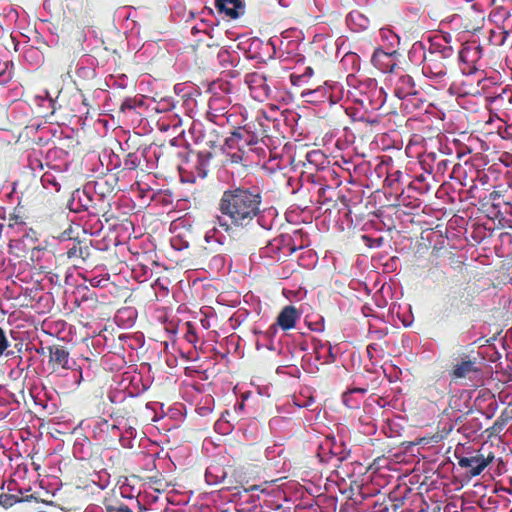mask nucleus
Returning a JSON list of instances; mask_svg holds the SVG:
<instances>
[{
    "label": "nucleus",
    "instance_id": "nucleus-31",
    "mask_svg": "<svg viewBox=\"0 0 512 512\" xmlns=\"http://www.w3.org/2000/svg\"><path fill=\"white\" fill-rule=\"evenodd\" d=\"M403 502L400 499H391L389 498V508L395 509V512H398V510L401 508Z\"/></svg>",
    "mask_w": 512,
    "mask_h": 512
},
{
    "label": "nucleus",
    "instance_id": "nucleus-20",
    "mask_svg": "<svg viewBox=\"0 0 512 512\" xmlns=\"http://www.w3.org/2000/svg\"><path fill=\"white\" fill-rule=\"evenodd\" d=\"M371 512H395V509L389 508V498L383 496L374 502Z\"/></svg>",
    "mask_w": 512,
    "mask_h": 512
},
{
    "label": "nucleus",
    "instance_id": "nucleus-35",
    "mask_svg": "<svg viewBox=\"0 0 512 512\" xmlns=\"http://www.w3.org/2000/svg\"><path fill=\"white\" fill-rule=\"evenodd\" d=\"M455 300H457V298H454L453 301L451 302V307L453 308H456V309H459L460 306L458 303H455Z\"/></svg>",
    "mask_w": 512,
    "mask_h": 512
},
{
    "label": "nucleus",
    "instance_id": "nucleus-34",
    "mask_svg": "<svg viewBox=\"0 0 512 512\" xmlns=\"http://www.w3.org/2000/svg\"><path fill=\"white\" fill-rule=\"evenodd\" d=\"M355 17H359V18H361L360 13H358V12L354 13V12H352V13H350V14H349V19L354 20V19H355Z\"/></svg>",
    "mask_w": 512,
    "mask_h": 512
},
{
    "label": "nucleus",
    "instance_id": "nucleus-21",
    "mask_svg": "<svg viewBox=\"0 0 512 512\" xmlns=\"http://www.w3.org/2000/svg\"><path fill=\"white\" fill-rule=\"evenodd\" d=\"M211 157H212V155L210 152H199L197 154V162L200 166V171H199L198 175L204 176L206 174L205 167L207 166Z\"/></svg>",
    "mask_w": 512,
    "mask_h": 512
},
{
    "label": "nucleus",
    "instance_id": "nucleus-37",
    "mask_svg": "<svg viewBox=\"0 0 512 512\" xmlns=\"http://www.w3.org/2000/svg\"><path fill=\"white\" fill-rule=\"evenodd\" d=\"M306 91L311 93L313 90L311 88H305L303 91H302V95H305L306 94Z\"/></svg>",
    "mask_w": 512,
    "mask_h": 512
},
{
    "label": "nucleus",
    "instance_id": "nucleus-43",
    "mask_svg": "<svg viewBox=\"0 0 512 512\" xmlns=\"http://www.w3.org/2000/svg\"><path fill=\"white\" fill-rule=\"evenodd\" d=\"M209 475H210V472H209V471H207V472H206V478H207V481H208V482H209V480H208Z\"/></svg>",
    "mask_w": 512,
    "mask_h": 512
},
{
    "label": "nucleus",
    "instance_id": "nucleus-17",
    "mask_svg": "<svg viewBox=\"0 0 512 512\" xmlns=\"http://www.w3.org/2000/svg\"><path fill=\"white\" fill-rule=\"evenodd\" d=\"M426 176L424 174L417 175L415 179L409 184L408 190H417L419 193L424 194L430 190V186L425 183Z\"/></svg>",
    "mask_w": 512,
    "mask_h": 512
},
{
    "label": "nucleus",
    "instance_id": "nucleus-30",
    "mask_svg": "<svg viewBox=\"0 0 512 512\" xmlns=\"http://www.w3.org/2000/svg\"><path fill=\"white\" fill-rule=\"evenodd\" d=\"M106 512H133L127 505L121 504L119 506L107 505Z\"/></svg>",
    "mask_w": 512,
    "mask_h": 512
},
{
    "label": "nucleus",
    "instance_id": "nucleus-25",
    "mask_svg": "<svg viewBox=\"0 0 512 512\" xmlns=\"http://www.w3.org/2000/svg\"><path fill=\"white\" fill-rule=\"evenodd\" d=\"M324 158V155L323 153H321L320 151L318 150H313V151H310L306 154V160L311 163V164H315V165H318V162L323 160Z\"/></svg>",
    "mask_w": 512,
    "mask_h": 512
},
{
    "label": "nucleus",
    "instance_id": "nucleus-3",
    "mask_svg": "<svg viewBox=\"0 0 512 512\" xmlns=\"http://www.w3.org/2000/svg\"><path fill=\"white\" fill-rule=\"evenodd\" d=\"M454 50L451 46H434L424 53L422 72L425 76L442 82L446 75L448 66L454 60Z\"/></svg>",
    "mask_w": 512,
    "mask_h": 512
},
{
    "label": "nucleus",
    "instance_id": "nucleus-6",
    "mask_svg": "<svg viewBox=\"0 0 512 512\" xmlns=\"http://www.w3.org/2000/svg\"><path fill=\"white\" fill-rule=\"evenodd\" d=\"M459 61L462 65V72L470 75L477 71V63L482 58L483 48L476 43H468L459 51Z\"/></svg>",
    "mask_w": 512,
    "mask_h": 512
},
{
    "label": "nucleus",
    "instance_id": "nucleus-32",
    "mask_svg": "<svg viewBox=\"0 0 512 512\" xmlns=\"http://www.w3.org/2000/svg\"><path fill=\"white\" fill-rule=\"evenodd\" d=\"M447 160H441L437 163V171L438 172H444L447 168Z\"/></svg>",
    "mask_w": 512,
    "mask_h": 512
},
{
    "label": "nucleus",
    "instance_id": "nucleus-4",
    "mask_svg": "<svg viewBox=\"0 0 512 512\" xmlns=\"http://www.w3.org/2000/svg\"><path fill=\"white\" fill-rule=\"evenodd\" d=\"M458 465L467 469L472 477L480 475L486 467L495 459L492 451L485 452L483 449L476 451L469 456L457 457Z\"/></svg>",
    "mask_w": 512,
    "mask_h": 512
},
{
    "label": "nucleus",
    "instance_id": "nucleus-11",
    "mask_svg": "<svg viewBox=\"0 0 512 512\" xmlns=\"http://www.w3.org/2000/svg\"><path fill=\"white\" fill-rule=\"evenodd\" d=\"M372 64L380 71L392 73L396 67V57L394 53L385 52L383 49H376L371 58Z\"/></svg>",
    "mask_w": 512,
    "mask_h": 512
},
{
    "label": "nucleus",
    "instance_id": "nucleus-22",
    "mask_svg": "<svg viewBox=\"0 0 512 512\" xmlns=\"http://www.w3.org/2000/svg\"><path fill=\"white\" fill-rule=\"evenodd\" d=\"M19 501L20 499L15 495L7 493L0 494V506L4 508H9Z\"/></svg>",
    "mask_w": 512,
    "mask_h": 512
},
{
    "label": "nucleus",
    "instance_id": "nucleus-29",
    "mask_svg": "<svg viewBox=\"0 0 512 512\" xmlns=\"http://www.w3.org/2000/svg\"><path fill=\"white\" fill-rule=\"evenodd\" d=\"M473 295L467 291V288L459 295V302L468 307L472 306Z\"/></svg>",
    "mask_w": 512,
    "mask_h": 512
},
{
    "label": "nucleus",
    "instance_id": "nucleus-12",
    "mask_svg": "<svg viewBox=\"0 0 512 512\" xmlns=\"http://www.w3.org/2000/svg\"><path fill=\"white\" fill-rule=\"evenodd\" d=\"M231 134L236 138L239 148L244 150L246 147L255 145L258 142V137L255 133L247 130L246 126L235 128Z\"/></svg>",
    "mask_w": 512,
    "mask_h": 512
},
{
    "label": "nucleus",
    "instance_id": "nucleus-5",
    "mask_svg": "<svg viewBox=\"0 0 512 512\" xmlns=\"http://www.w3.org/2000/svg\"><path fill=\"white\" fill-rule=\"evenodd\" d=\"M389 81L394 86L395 96L399 99L410 100L411 97L419 95L413 78L404 71L390 75Z\"/></svg>",
    "mask_w": 512,
    "mask_h": 512
},
{
    "label": "nucleus",
    "instance_id": "nucleus-40",
    "mask_svg": "<svg viewBox=\"0 0 512 512\" xmlns=\"http://www.w3.org/2000/svg\"><path fill=\"white\" fill-rule=\"evenodd\" d=\"M230 117H232V114H228V115L226 116V120H227V122H230Z\"/></svg>",
    "mask_w": 512,
    "mask_h": 512
},
{
    "label": "nucleus",
    "instance_id": "nucleus-1",
    "mask_svg": "<svg viewBox=\"0 0 512 512\" xmlns=\"http://www.w3.org/2000/svg\"><path fill=\"white\" fill-rule=\"evenodd\" d=\"M262 202V192L255 186H234L225 190L219 200L218 210L230 220V224L220 222V226L226 231L230 230V225L236 228L250 226L264 211Z\"/></svg>",
    "mask_w": 512,
    "mask_h": 512
},
{
    "label": "nucleus",
    "instance_id": "nucleus-39",
    "mask_svg": "<svg viewBox=\"0 0 512 512\" xmlns=\"http://www.w3.org/2000/svg\"><path fill=\"white\" fill-rule=\"evenodd\" d=\"M124 107H129V108H131L132 106H131V105H129V104H127V103L125 102V103H123V104H122V108H124Z\"/></svg>",
    "mask_w": 512,
    "mask_h": 512
},
{
    "label": "nucleus",
    "instance_id": "nucleus-41",
    "mask_svg": "<svg viewBox=\"0 0 512 512\" xmlns=\"http://www.w3.org/2000/svg\"><path fill=\"white\" fill-rule=\"evenodd\" d=\"M256 488V486H252L251 488L247 489L245 488V491H249V490H254Z\"/></svg>",
    "mask_w": 512,
    "mask_h": 512
},
{
    "label": "nucleus",
    "instance_id": "nucleus-8",
    "mask_svg": "<svg viewBox=\"0 0 512 512\" xmlns=\"http://www.w3.org/2000/svg\"><path fill=\"white\" fill-rule=\"evenodd\" d=\"M49 351V364L52 366V371L55 372L61 369H72L74 361L70 360L68 350L62 345H52L48 347Z\"/></svg>",
    "mask_w": 512,
    "mask_h": 512
},
{
    "label": "nucleus",
    "instance_id": "nucleus-18",
    "mask_svg": "<svg viewBox=\"0 0 512 512\" xmlns=\"http://www.w3.org/2000/svg\"><path fill=\"white\" fill-rule=\"evenodd\" d=\"M226 157V162L231 164H241L246 161L245 159V150H230V151H224L223 152Z\"/></svg>",
    "mask_w": 512,
    "mask_h": 512
},
{
    "label": "nucleus",
    "instance_id": "nucleus-23",
    "mask_svg": "<svg viewBox=\"0 0 512 512\" xmlns=\"http://www.w3.org/2000/svg\"><path fill=\"white\" fill-rule=\"evenodd\" d=\"M126 169L135 170L139 166V160L135 153H129L124 159Z\"/></svg>",
    "mask_w": 512,
    "mask_h": 512
},
{
    "label": "nucleus",
    "instance_id": "nucleus-44",
    "mask_svg": "<svg viewBox=\"0 0 512 512\" xmlns=\"http://www.w3.org/2000/svg\"><path fill=\"white\" fill-rule=\"evenodd\" d=\"M410 99H417V96L416 97H411ZM418 101H421V98H418Z\"/></svg>",
    "mask_w": 512,
    "mask_h": 512
},
{
    "label": "nucleus",
    "instance_id": "nucleus-10",
    "mask_svg": "<svg viewBox=\"0 0 512 512\" xmlns=\"http://www.w3.org/2000/svg\"><path fill=\"white\" fill-rule=\"evenodd\" d=\"M215 8L220 15L229 19H237L245 12L242 0H215Z\"/></svg>",
    "mask_w": 512,
    "mask_h": 512
},
{
    "label": "nucleus",
    "instance_id": "nucleus-33",
    "mask_svg": "<svg viewBox=\"0 0 512 512\" xmlns=\"http://www.w3.org/2000/svg\"><path fill=\"white\" fill-rule=\"evenodd\" d=\"M103 184H108V180L106 179H99L98 181L95 182V187H99L101 188Z\"/></svg>",
    "mask_w": 512,
    "mask_h": 512
},
{
    "label": "nucleus",
    "instance_id": "nucleus-36",
    "mask_svg": "<svg viewBox=\"0 0 512 512\" xmlns=\"http://www.w3.org/2000/svg\"><path fill=\"white\" fill-rule=\"evenodd\" d=\"M212 238V235L209 234V232L205 235L206 242H210V239Z\"/></svg>",
    "mask_w": 512,
    "mask_h": 512
},
{
    "label": "nucleus",
    "instance_id": "nucleus-7",
    "mask_svg": "<svg viewBox=\"0 0 512 512\" xmlns=\"http://www.w3.org/2000/svg\"><path fill=\"white\" fill-rule=\"evenodd\" d=\"M299 318L300 313L295 306H284L277 316L276 323L270 326L267 333L274 335L277 332V327L283 331L291 330L295 328Z\"/></svg>",
    "mask_w": 512,
    "mask_h": 512
},
{
    "label": "nucleus",
    "instance_id": "nucleus-9",
    "mask_svg": "<svg viewBox=\"0 0 512 512\" xmlns=\"http://www.w3.org/2000/svg\"><path fill=\"white\" fill-rule=\"evenodd\" d=\"M65 249L68 259L78 261L81 264L85 263L91 255L88 243L79 239L68 238Z\"/></svg>",
    "mask_w": 512,
    "mask_h": 512
},
{
    "label": "nucleus",
    "instance_id": "nucleus-15",
    "mask_svg": "<svg viewBox=\"0 0 512 512\" xmlns=\"http://www.w3.org/2000/svg\"><path fill=\"white\" fill-rule=\"evenodd\" d=\"M314 71L311 67H306L300 74L291 73L289 76L290 82L294 86L303 87L308 83V80L313 76Z\"/></svg>",
    "mask_w": 512,
    "mask_h": 512
},
{
    "label": "nucleus",
    "instance_id": "nucleus-2",
    "mask_svg": "<svg viewBox=\"0 0 512 512\" xmlns=\"http://www.w3.org/2000/svg\"><path fill=\"white\" fill-rule=\"evenodd\" d=\"M483 361L484 357L479 351L469 347H461L451 355L450 369L448 370L451 381L481 382Z\"/></svg>",
    "mask_w": 512,
    "mask_h": 512
},
{
    "label": "nucleus",
    "instance_id": "nucleus-38",
    "mask_svg": "<svg viewBox=\"0 0 512 512\" xmlns=\"http://www.w3.org/2000/svg\"><path fill=\"white\" fill-rule=\"evenodd\" d=\"M279 3H280L281 6H284V7L288 6V4L285 3V0H279Z\"/></svg>",
    "mask_w": 512,
    "mask_h": 512
},
{
    "label": "nucleus",
    "instance_id": "nucleus-42",
    "mask_svg": "<svg viewBox=\"0 0 512 512\" xmlns=\"http://www.w3.org/2000/svg\"><path fill=\"white\" fill-rule=\"evenodd\" d=\"M416 187H425V184H419V183H417V184H416Z\"/></svg>",
    "mask_w": 512,
    "mask_h": 512
},
{
    "label": "nucleus",
    "instance_id": "nucleus-27",
    "mask_svg": "<svg viewBox=\"0 0 512 512\" xmlns=\"http://www.w3.org/2000/svg\"><path fill=\"white\" fill-rule=\"evenodd\" d=\"M355 392L365 394L367 392V389L366 388H354V389L344 392L342 395V401L346 406H350V404H349L350 396H351V394H353Z\"/></svg>",
    "mask_w": 512,
    "mask_h": 512
},
{
    "label": "nucleus",
    "instance_id": "nucleus-26",
    "mask_svg": "<svg viewBox=\"0 0 512 512\" xmlns=\"http://www.w3.org/2000/svg\"><path fill=\"white\" fill-rule=\"evenodd\" d=\"M41 181L44 186L52 185L53 187H55V189L57 191L60 188V184L56 181V178L54 177V175H52L50 173H44L43 176L41 177Z\"/></svg>",
    "mask_w": 512,
    "mask_h": 512
},
{
    "label": "nucleus",
    "instance_id": "nucleus-28",
    "mask_svg": "<svg viewBox=\"0 0 512 512\" xmlns=\"http://www.w3.org/2000/svg\"><path fill=\"white\" fill-rule=\"evenodd\" d=\"M186 326H187V332L185 334V339L190 343L196 342L197 335L195 332V328L193 327V325L190 322H187Z\"/></svg>",
    "mask_w": 512,
    "mask_h": 512
},
{
    "label": "nucleus",
    "instance_id": "nucleus-13",
    "mask_svg": "<svg viewBox=\"0 0 512 512\" xmlns=\"http://www.w3.org/2000/svg\"><path fill=\"white\" fill-rule=\"evenodd\" d=\"M397 205L408 208L409 211L406 213H411V211L418 209L421 206V200L409 195L405 191H402L397 197Z\"/></svg>",
    "mask_w": 512,
    "mask_h": 512
},
{
    "label": "nucleus",
    "instance_id": "nucleus-45",
    "mask_svg": "<svg viewBox=\"0 0 512 512\" xmlns=\"http://www.w3.org/2000/svg\"><path fill=\"white\" fill-rule=\"evenodd\" d=\"M371 348H372V346H371V345H369V346L367 347V351L369 352Z\"/></svg>",
    "mask_w": 512,
    "mask_h": 512
},
{
    "label": "nucleus",
    "instance_id": "nucleus-16",
    "mask_svg": "<svg viewBox=\"0 0 512 512\" xmlns=\"http://www.w3.org/2000/svg\"><path fill=\"white\" fill-rule=\"evenodd\" d=\"M250 82L259 83L258 88L260 89V91L256 95L257 98H268L270 96L271 90L269 86L266 84L265 77L255 74L251 77Z\"/></svg>",
    "mask_w": 512,
    "mask_h": 512
},
{
    "label": "nucleus",
    "instance_id": "nucleus-19",
    "mask_svg": "<svg viewBox=\"0 0 512 512\" xmlns=\"http://www.w3.org/2000/svg\"><path fill=\"white\" fill-rule=\"evenodd\" d=\"M10 346L11 344L6 331L0 326V359L3 356H9L12 353L9 351Z\"/></svg>",
    "mask_w": 512,
    "mask_h": 512
},
{
    "label": "nucleus",
    "instance_id": "nucleus-46",
    "mask_svg": "<svg viewBox=\"0 0 512 512\" xmlns=\"http://www.w3.org/2000/svg\"><path fill=\"white\" fill-rule=\"evenodd\" d=\"M320 192H324L325 191V188H320L319 190Z\"/></svg>",
    "mask_w": 512,
    "mask_h": 512
},
{
    "label": "nucleus",
    "instance_id": "nucleus-14",
    "mask_svg": "<svg viewBox=\"0 0 512 512\" xmlns=\"http://www.w3.org/2000/svg\"><path fill=\"white\" fill-rule=\"evenodd\" d=\"M27 218L24 208L22 206H16L8 215V227L24 226L26 225Z\"/></svg>",
    "mask_w": 512,
    "mask_h": 512
},
{
    "label": "nucleus",
    "instance_id": "nucleus-24",
    "mask_svg": "<svg viewBox=\"0 0 512 512\" xmlns=\"http://www.w3.org/2000/svg\"><path fill=\"white\" fill-rule=\"evenodd\" d=\"M236 138L233 137L232 134H230L229 137L225 139L224 145L222 146V151H230V150H238L239 144L235 140Z\"/></svg>",
    "mask_w": 512,
    "mask_h": 512
}]
</instances>
